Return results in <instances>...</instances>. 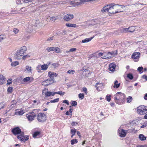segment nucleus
<instances>
[{
    "mask_svg": "<svg viewBox=\"0 0 147 147\" xmlns=\"http://www.w3.org/2000/svg\"><path fill=\"white\" fill-rule=\"evenodd\" d=\"M12 131L15 135H18V138L21 141L25 142L29 139L28 136H24V133L21 131L20 129L18 127H16L13 129Z\"/></svg>",
    "mask_w": 147,
    "mask_h": 147,
    "instance_id": "f257e3e1",
    "label": "nucleus"
},
{
    "mask_svg": "<svg viewBox=\"0 0 147 147\" xmlns=\"http://www.w3.org/2000/svg\"><path fill=\"white\" fill-rule=\"evenodd\" d=\"M27 50L26 46H23L18 49L15 54V57L17 60L21 59Z\"/></svg>",
    "mask_w": 147,
    "mask_h": 147,
    "instance_id": "f03ea898",
    "label": "nucleus"
},
{
    "mask_svg": "<svg viewBox=\"0 0 147 147\" xmlns=\"http://www.w3.org/2000/svg\"><path fill=\"white\" fill-rule=\"evenodd\" d=\"M117 54V51L111 52H105L103 53H100L98 54L99 56L104 59H109L112 57H114Z\"/></svg>",
    "mask_w": 147,
    "mask_h": 147,
    "instance_id": "7ed1b4c3",
    "label": "nucleus"
},
{
    "mask_svg": "<svg viewBox=\"0 0 147 147\" xmlns=\"http://www.w3.org/2000/svg\"><path fill=\"white\" fill-rule=\"evenodd\" d=\"M114 4H111L104 7L101 10L102 12L108 11L109 13L114 14L116 13L114 9L113 8Z\"/></svg>",
    "mask_w": 147,
    "mask_h": 147,
    "instance_id": "20e7f679",
    "label": "nucleus"
},
{
    "mask_svg": "<svg viewBox=\"0 0 147 147\" xmlns=\"http://www.w3.org/2000/svg\"><path fill=\"white\" fill-rule=\"evenodd\" d=\"M137 112L140 115H143L147 113V109L144 106H140L137 107Z\"/></svg>",
    "mask_w": 147,
    "mask_h": 147,
    "instance_id": "39448f33",
    "label": "nucleus"
},
{
    "mask_svg": "<svg viewBox=\"0 0 147 147\" xmlns=\"http://www.w3.org/2000/svg\"><path fill=\"white\" fill-rule=\"evenodd\" d=\"M46 115L43 113H40L37 116V119L39 122H43L46 120Z\"/></svg>",
    "mask_w": 147,
    "mask_h": 147,
    "instance_id": "423d86ee",
    "label": "nucleus"
},
{
    "mask_svg": "<svg viewBox=\"0 0 147 147\" xmlns=\"http://www.w3.org/2000/svg\"><path fill=\"white\" fill-rule=\"evenodd\" d=\"M26 116L29 121H32L34 119L36 114L34 112L30 113L26 115Z\"/></svg>",
    "mask_w": 147,
    "mask_h": 147,
    "instance_id": "0eeeda50",
    "label": "nucleus"
},
{
    "mask_svg": "<svg viewBox=\"0 0 147 147\" xmlns=\"http://www.w3.org/2000/svg\"><path fill=\"white\" fill-rule=\"evenodd\" d=\"M54 82V80L52 78L48 79L43 81L42 83V85L46 86H48Z\"/></svg>",
    "mask_w": 147,
    "mask_h": 147,
    "instance_id": "6e6552de",
    "label": "nucleus"
},
{
    "mask_svg": "<svg viewBox=\"0 0 147 147\" xmlns=\"http://www.w3.org/2000/svg\"><path fill=\"white\" fill-rule=\"evenodd\" d=\"M140 54L139 52H134L131 56L132 59H136L135 61H138L139 58L140 57Z\"/></svg>",
    "mask_w": 147,
    "mask_h": 147,
    "instance_id": "1a4fd4ad",
    "label": "nucleus"
},
{
    "mask_svg": "<svg viewBox=\"0 0 147 147\" xmlns=\"http://www.w3.org/2000/svg\"><path fill=\"white\" fill-rule=\"evenodd\" d=\"M118 132L119 134V136L122 137H125L127 133V131L124 130L121 128H119Z\"/></svg>",
    "mask_w": 147,
    "mask_h": 147,
    "instance_id": "9d476101",
    "label": "nucleus"
},
{
    "mask_svg": "<svg viewBox=\"0 0 147 147\" xmlns=\"http://www.w3.org/2000/svg\"><path fill=\"white\" fill-rule=\"evenodd\" d=\"M74 17L73 14H69L65 15L63 18L64 20L66 21H69L71 20Z\"/></svg>",
    "mask_w": 147,
    "mask_h": 147,
    "instance_id": "9b49d317",
    "label": "nucleus"
},
{
    "mask_svg": "<svg viewBox=\"0 0 147 147\" xmlns=\"http://www.w3.org/2000/svg\"><path fill=\"white\" fill-rule=\"evenodd\" d=\"M97 91H100L104 88V84L102 83L98 82L95 85Z\"/></svg>",
    "mask_w": 147,
    "mask_h": 147,
    "instance_id": "f8f14e48",
    "label": "nucleus"
},
{
    "mask_svg": "<svg viewBox=\"0 0 147 147\" xmlns=\"http://www.w3.org/2000/svg\"><path fill=\"white\" fill-rule=\"evenodd\" d=\"M113 8L114 9L115 11H116V13L118 12H120L122 11L121 9L122 8V6L119 5H114L113 6Z\"/></svg>",
    "mask_w": 147,
    "mask_h": 147,
    "instance_id": "ddd939ff",
    "label": "nucleus"
},
{
    "mask_svg": "<svg viewBox=\"0 0 147 147\" xmlns=\"http://www.w3.org/2000/svg\"><path fill=\"white\" fill-rule=\"evenodd\" d=\"M57 74L53 71H49L48 72V76L50 78H52L53 79L54 77H56Z\"/></svg>",
    "mask_w": 147,
    "mask_h": 147,
    "instance_id": "4468645a",
    "label": "nucleus"
},
{
    "mask_svg": "<svg viewBox=\"0 0 147 147\" xmlns=\"http://www.w3.org/2000/svg\"><path fill=\"white\" fill-rule=\"evenodd\" d=\"M6 82V79L3 75H0V84L2 85Z\"/></svg>",
    "mask_w": 147,
    "mask_h": 147,
    "instance_id": "2eb2a0df",
    "label": "nucleus"
},
{
    "mask_svg": "<svg viewBox=\"0 0 147 147\" xmlns=\"http://www.w3.org/2000/svg\"><path fill=\"white\" fill-rule=\"evenodd\" d=\"M116 65L115 64L111 63L109 65V69L110 71H113L115 69Z\"/></svg>",
    "mask_w": 147,
    "mask_h": 147,
    "instance_id": "dca6fc26",
    "label": "nucleus"
},
{
    "mask_svg": "<svg viewBox=\"0 0 147 147\" xmlns=\"http://www.w3.org/2000/svg\"><path fill=\"white\" fill-rule=\"evenodd\" d=\"M15 114L17 115H23L24 112L22 110H16L15 111Z\"/></svg>",
    "mask_w": 147,
    "mask_h": 147,
    "instance_id": "f3484780",
    "label": "nucleus"
},
{
    "mask_svg": "<svg viewBox=\"0 0 147 147\" xmlns=\"http://www.w3.org/2000/svg\"><path fill=\"white\" fill-rule=\"evenodd\" d=\"M65 25L67 27L76 28L77 27V25L75 24L66 23Z\"/></svg>",
    "mask_w": 147,
    "mask_h": 147,
    "instance_id": "a211bd4d",
    "label": "nucleus"
},
{
    "mask_svg": "<svg viewBox=\"0 0 147 147\" xmlns=\"http://www.w3.org/2000/svg\"><path fill=\"white\" fill-rule=\"evenodd\" d=\"M33 80V78L29 77L25 78L23 80L24 82H28L29 81H30V82H31Z\"/></svg>",
    "mask_w": 147,
    "mask_h": 147,
    "instance_id": "6ab92c4d",
    "label": "nucleus"
},
{
    "mask_svg": "<svg viewBox=\"0 0 147 147\" xmlns=\"http://www.w3.org/2000/svg\"><path fill=\"white\" fill-rule=\"evenodd\" d=\"M48 67V66L47 64H45L41 65V69L43 70H46L47 69Z\"/></svg>",
    "mask_w": 147,
    "mask_h": 147,
    "instance_id": "aec40b11",
    "label": "nucleus"
},
{
    "mask_svg": "<svg viewBox=\"0 0 147 147\" xmlns=\"http://www.w3.org/2000/svg\"><path fill=\"white\" fill-rule=\"evenodd\" d=\"M26 68L27 71H28V73H32V67L31 66L29 65H27L26 66Z\"/></svg>",
    "mask_w": 147,
    "mask_h": 147,
    "instance_id": "412c9836",
    "label": "nucleus"
},
{
    "mask_svg": "<svg viewBox=\"0 0 147 147\" xmlns=\"http://www.w3.org/2000/svg\"><path fill=\"white\" fill-rule=\"evenodd\" d=\"M139 138L141 141H144L146 140V137L143 134H141L139 135Z\"/></svg>",
    "mask_w": 147,
    "mask_h": 147,
    "instance_id": "4be33fe9",
    "label": "nucleus"
},
{
    "mask_svg": "<svg viewBox=\"0 0 147 147\" xmlns=\"http://www.w3.org/2000/svg\"><path fill=\"white\" fill-rule=\"evenodd\" d=\"M54 51L57 53H60L61 52L60 48L57 47H54Z\"/></svg>",
    "mask_w": 147,
    "mask_h": 147,
    "instance_id": "5701e85b",
    "label": "nucleus"
},
{
    "mask_svg": "<svg viewBox=\"0 0 147 147\" xmlns=\"http://www.w3.org/2000/svg\"><path fill=\"white\" fill-rule=\"evenodd\" d=\"M128 28V32H132L135 30V28L134 27H130Z\"/></svg>",
    "mask_w": 147,
    "mask_h": 147,
    "instance_id": "b1692460",
    "label": "nucleus"
},
{
    "mask_svg": "<svg viewBox=\"0 0 147 147\" xmlns=\"http://www.w3.org/2000/svg\"><path fill=\"white\" fill-rule=\"evenodd\" d=\"M93 38V37H91L89 38H86L84 40H83L82 41V43L87 42L91 40Z\"/></svg>",
    "mask_w": 147,
    "mask_h": 147,
    "instance_id": "393cba45",
    "label": "nucleus"
},
{
    "mask_svg": "<svg viewBox=\"0 0 147 147\" xmlns=\"http://www.w3.org/2000/svg\"><path fill=\"white\" fill-rule=\"evenodd\" d=\"M90 71L88 69H85L83 71V74L86 76H88L90 74Z\"/></svg>",
    "mask_w": 147,
    "mask_h": 147,
    "instance_id": "a878e982",
    "label": "nucleus"
},
{
    "mask_svg": "<svg viewBox=\"0 0 147 147\" xmlns=\"http://www.w3.org/2000/svg\"><path fill=\"white\" fill-rule=\"evenodd\" d=\"M120 84L118 83L117 81H116L114 82L113 87L115 88H117L119 86Z\"/></svg>",
    "mask_w": 147,
    "mask_h": 147,
    "instance_id": "bb28decb",
    "label": "nucleus"
},
{
    "mask_svg": "<svg viewBox=\"0 0 147 147\" xmlns=\"http://www.w3.org/2000/svg\"><path fill=\"white\" fill-rule=\"evenodd\" d=\"M19 64V63L18 61H15L12 62L11 65L12 67H15Z\"/></svg>",
    "mask_w": 147,
    "mask_h": 147,
    "instance_id": "cd10ccee",
    "label": "nucleus"
},
{
    "mask_svg": "<svg viewBox=\"0 0 147 147\" xmlns=\"http://www.w3.org/2000/svg\"><path fill=\"white\" fill-rule=\"evenodd\" d=\"M54 47H49L46 49V51L48 52H50L52 51H54Z\"/></svg>",
    "mask_w": 147,
    "mask_h": 147,
    "instance_id": "c85d7f7f",
    "label": "nucleus"
},
{
    "mask_svg": "<svg viewBox=\"0 0 147 147\" xmlns=\"http://www.w3.org/2000/svg\"><path fill=\"white\" fill-rule=\"evenodd\" d=\"M121 31L122 33H126L128 32V28H122L121 29Z\"/></svg>",
    "mask_w": 147,
    "mask_h": 147,
    "instance_id": "c756f323",
    "label": "nucleus"
},
{
    "mask_svg": "<svg viewBox=\"0 0 147 147\" xmlns=\"http://www.w3.org/2000/svg\"><path fill=\"white\" fill-rule=\"evenodd\" d=\"M71 105L72 106L76 107L77 106V102L76 101L72 100L71 101Z\"/></svg>",
    "mask_w": 147,
    "mask_h": 147,
    "instance_id": "7c9ffc66",
    "label": "nucleus"
},
{
    "mask_svg": "<svg viewBox=\"0 0 147 147\" xmlns=\"http://www.w3.org/2000/svg\"><path fill=\"white\" fill-rule=\"evenodd\" d=\"M76 132V129H71V132L72 134V135L71 136V138H73V136L75 135Z\"/></svg>",
    "mask_w": 147,
    "mask_h": 147,
    "instance_id": "2f4dec72",
    "label": "nucleus"
},
{
    "mask_svg": "<svg viewBox=\"0 0 147 147\" xmlns=\"http://www.w3.org/2000/svg\"><path fill=\"white\" fill-rule=\"evenodd\" d=\"M78 142V140L77 139H73L71 140V145H73Z\"/></svg>",
    "mask_w": 147,
    "mask_h": 147,
    "instance_id": "473e14b6",
    "label": "nucleus"
},
{
    "mask_svg": "<svg viewBox=\"0 0 147 147\" xmlns=\"http://www.w3.org/2000/svg\"><path fill=\"white\" fill-rule=\"evenodd\" d=\"M75 72V70H69L67 72V73L71 74H73Z\"/></svg>",
    "mask_w": 147,
    "mask_h": 147,
    "instance_id": "72a5a7b5",
    "label": "nucleus"
},
{
    "mask_svg": "<svg viewBox=\"0 0 147 147\" xmlns=\"http://www.w3.org/2000/svg\"><path fill=\"white\" fill-rule=\"evenodd\" d=\"M52 92H46L45 94V95L46 96H49L51 95H52L53 96L54 95L55 93L54 92L53 93V94L52 93Z\"/></svg>",
    "mask_w": 147,
    "mask_h": 147,
    "instance_id": "f704fd0d",
    "label": "nucleus"
},
{
    "mask_svg": "<svg viewBox=\"0 0 147 147\" xmlns=\"http://www.w3.org/2000/svg\"><path fill=\"white\" fill-rule=\"evenodd\" d=\"M6 38V36L5 35H0V42Z\"/></svg>",
    "mask_w": 147,
    "mask_h": 147,
    "instance_id": "c9c22d12",
    "label": "nucleus"
},
{
    "mask_svg": "<svg viewBox=\"0 0 147 147\" xmlns=\"http://www.w3.org/2000/svg\"><path fill=\"white\" fill-rule=\"evenodd\" d=\"M78 96L79 98L82 100L84 98V95L83 93H81L79 94Z\"/></svg>",
    "mask_w": 147,
    "mask_h": 147,
    "instance_id": "e433bc0d",
    "label": "nucleus"
},
{
    "mask_svg": "<svg viewBox=\"0 0 147 147\" xmlns=\"http://www.w3.org/2000/svg\"><path fill=\"white\" fill-rule=\"evenodd\" d=\"M127 77L130 80H132L133 78V76L131 74H127Z\"/></svg>",
    "mask_w": 147,
    "mask_h": 147,
    "instance_id": "4c0bfd02",
    "label": "nucleus"
},
{
    "mask_svg": "<svg viewBox=\"0 0 147 147\" xmlns=\"http://www.w3.org/2000/svg\"><path fill=\"white\" fill-rule=\"evenodd\" d=\"M36 69L38 72H40L41 69V65H38L36 67Z\"/></svg>",
    "mask_w": 147,
    "mask_h": 147,
    "instance_id": "58836bf2",
    "label": "nucleus"
},
{
    "mask_svg": "<svg viewBox=\"0 0 147 147\" xmlns=\"http://www.w3.org/2000/svg\"><path fill=\"white\" fill-rule=\"evenodd\" d=\"M59 100V98H57L56 99H54L53 100H51L50 101V102L51 103H53V102L54 103V102H57Z\"/></svg>",
    "mask_w": 147,
    "mask_h": 147,
    "instance_id": "ea45409f",
    "label": "nucleus"
},
{
    "mask_svg": "<svg viewBox=\"0 0 147 147\" xmlns=\"http://www.w3.org/2000/svg\"><path fill=\"white\" fill-rule=\"evenodd\" d=\"M30 57V56L29 55H24L23 56V57L22 58L23 59L25 60L26 58H29Z\"/></svg>",
    "mask_w": 147,
    "mask_h": 147,
    "instance_id": "a19ab883",
    "label": "nucleus"
},
{
    "mask_svg": "<svg viewBox=\"0 0 147 147\" xmlns=\"http://www.w3.org/2000/svg\"><path fill=\"white\" fill-rule=\"evenodd\" d=\"M143 69V67H139L138 69V70L139 71L140 73H142L143 72L142 70Z\"/></svg>",
    "mask_w": 147,
    "mask_h": 147,
    "instance_id": "79ce46f5",
    "label": "nucleus"
},
{
    "mask_svg": "<svg viewBox=\"0 0 147 147\" xmlns=\"http://www.w3.org/2000/svg\"><path fill=\"white\" fill-rule=\"evenodd\" d=\"M40 132L38 131H36L33 134V136L34 138H35L39 134Z\"/></svg>",
    "mask_w": 147,
    "mask_h": 147,
    "instance_id": "37998d69",
    "label": "nucleus"
},
{
    "mask_svg": "<svg viewBox=\"0 0 147 147\" xmlns=\"http://www.w3.org/2000/svg\"><path fill=\"white\" fill-rule=\"evenodd\" d=\"M131 97L129 96L127 98V102H130L131 101Z\"/></svg>",
    "mask_w": 147,
    "mask_h": 147,
    "instance_id": "c03bdc74",
    "label": "nucleus"
},
{
    "mask_svg": "<svg viewBox=\"0 0 147 147\" xmlns=\"http://www.w3.org/2000/svg\"><path fill=\"white\" fill-rule=\"evenodd\" d=\"M53 67L55 68L59 66V64L57 63H54L52 64Z\"/></svg>",
    "mask_w": 147,
    "mask_h": 147,
    "instance_id": "a18cd8bd",
    "label": "nucleus"
},
{
    "mask_svg": "<svg viewBox=\"0 0 147 147\" xmlns=\"http://www.w3.org/2000/svg\"><path fill=\"white\" fill-rule=\"evenodd\" d=\"M12 82V79H8L7 81V84L9 85Z\"/></svg>",
    "mask_w": 147,
    "mask_h": 147,
    "instance_id": "49530a36",
    "label": "nucleus"
},
{
    "mask_svg": "<svg viewBox=\"0 0 147 147\" xmlns=\"http://www.w3.org/2000/svg\"><path fill=\"white\" fill-rule=\"evenodd\" d=\"M13 91V88L12 87H9L7 89L8 92H11Z\"/></svg>",
    "mask_w": 147,
    "mask_h": 147,
    "instance_id": "de8ad7c7",
    "label": "nucleus"
},
{
    "mask_svg": "<svg viewBox=\"0 0 147 147\" xmlns=\"http://www.w3.org/2000/svg\"><path fill=\"white\" fill-rule=\"evenodd\" d=\"M19 31V30L17 28H15L13 29V32L15 34L17 33Z\"/></svg>",
    "mask_w": 147,
    "mask_h": 147,
    "instance_id": "09e8293b",
    "label": "nucleus"
},
{
    "mask_svg": "<svg viewBox=\"0 0 147 147\" xmlns=\"http://www.w3.org/2000/svg\"><path fill=\"white\" fill-rule=\"evenodd\" d=\"M77 50L76 48H72L69 49V51L70 52H73Z\"/></svg>",
    "mask_w": 147,
    "mask_h": 147,
    "instance_id": "8fccbe9b",
    "label": "nucleus"
},
{
    "mask_svg": "<svg viewBox=\"0 0 147 147\" xmlns=\"http://www.w3.org/2000/svg\"><path fill=\"white\" fill-rule=\"evenodd\" d=\"M57 19V18L55 16H52L50 18V20L51 21H54L56 20Z\"/></svg>",
    "mask_w": 147,
    "mask_h": 147,
    "instance_id": "3c124183",
    "label": "nucleus"
},
{
    "mask_svg": "<svg viewBox=\"0 0 147 147\" xmlns=\"http://www.w3.org/2000/svg\"><path fill=\"white\" fill-rule=\"evenodd\" d=\"M106 97H107V100L109 102L111 100V96L107 95L106 96Z\"/></svg>",
    "mask_w": 147,
    "mask_h": 147,
    "instance_id": "603ef678",
    "label": "nucleus"
},
{
    "mask_svg": "<svg viewBox=\"0 0 147 147\" xmlns=\"http://www.w3.org/2000/svg\"><path fill=\"white\" fill-rule=\"evenodd\" d=\"M142 78L145 80V81L146 82L147 80V76L144 75L142 76Z\"/></svg>",
    "mask_w": 147,
    "mask_h": 147,
    "instance_id": "864d4df0",
    "label": "nucleus"
},
{
    "mask_svg": "<svg viewBox=\"0 0 147 147\" xmlns=\"http://www.w3.org/2000/svg\"><path fill=\"white\" fill-rule=\"evenodd\" d=\"M4 106V104L3 103H0V109L3 108Z\"/></svg>",
    "mask_w": 147,
    "mask_h": 147,
    "instance_id": "5fc2aeb1",
    "label": "nucleus"
},
{
    "mask_svg": "<svg viewBox=\"0 0 147 147\" xmlns=\"http://www.w3.org/2000/svg\"><path fill=\"white\" fill-rule=\"evenodd\" d=\"M78 124V123L77 122H73L71 124V125L73 126H76L77 125V124Z\"/></svg>",
    "mask_w": 147,
    "mask_h": 147,
    "instance_id": "6e6d98bb",
    "label": "nucleus"
},
{
    "mask_svg": "<svg viewBox=\"0 0 147 147\" xmlns=\"http://www.w3.org/2000/svg\"><path fill=\"white\" fill-rule=\"evenodd\" d=\"M63 103H66L67 105H69V102L67 100H63Z\"/></svg>",
    "mask_w": 147,
    "mask_h": 147,
    "instance_id": "4d7b16f0",
    "label": "nucleus"
},
{
    "mask_svg": "<svg viewBox=\"0 0 147 147\" xmlns=\"http://www.w3.org/2000/svg\"><path fill=\"white\" fill-rule=\"evenodd\" d=\"M23 1L26 3H27L28 2H31L32 0H23Z\"/></svg>",
    "mask_w": 147,
    "mask_h": 147,
    "instance_id": "13d9d810",
    "label": "nucleus"
},
{
    "mask_svg": "<svg viewBox=\"0 0 147 147\" xmlns=\"http://www.w3.org/2000/svg\"><path fill=\"white\" fill-rule=\"evenodd\" d=\"M49 92L48 91V89L47 88H45L44 89L42 90V92Z\"/></svg>",
    "mask_w": 147,
    "mask_h": 147,
    "instance_id": "bf43d9fd",
    "label": "nucleus"
},
{
    "mask_svg": "<svg viewBox=\"0 0 147 147\" xmlns=\"http://www.w3.org/2000/svg\"><path fill=\"white\" fill-rule=\"evenodd\" d=\"M77 134L79 136V137L80 138H81V136L80 135V132L78 131L77 132Z\"/></svg>",
    "mask_w": 147,
    "mask_h": 147,
    "instance_id": "052dcab7",
    "label": "nucleus"
},
{
    "mask_svg": "<svg viewBox=\"0 0 147 147\" xmlns=\"http://www.w3.org/2000/svg\"><path fill=\"white\" fill-rule=\"evenodd\" d=\"M144 98L145 100H147V93L145 94L144 96Z\"/></svg>",
    "mask_w": 147,
    "mask_h": 147,
    "instance_id": "680f3d73",
    "label": "nucleus"
},
{
    "mask_svg": "<svg viewBox=\"0 0 147 147\" xmlns=\"http://www.w3.org/2000/svg\"><path fill=\"white\" fill-rule=\"evenodd\" d=\"M57 94H59L61 95H63L64 94V92H56Z\"/></svg>",
    "mask_w": 147,
    "mask_h": 147,
    "instance_id": "e2e57ef3",
    "label": "nucleus"
},
{
    "mask_svg": "<svg viewBox=\"0 0 147 147\" xmlns=\"http://www.w3.org/2000/svg\"><path fill=\"white\" fill-rule=\"evenodd\" d=\"M83 91L85 92H87V89L86 88L84 87L83 89Z\"/></svg>",
    "mask_w": 147,
    "mask_h": 147,
    "instance_id": "0e129e2a",
    "label": "nucleus"
},
{
    "mask_svg": "<svg viewBox=\"0 0 147 147\" xmlns=\"http://www.w3.org/2000/svg\"><path fill=\"white\" fill-rule=\"evenodd\" d=\"M69 3L70 4L73 5L74 3V2L73 1H70L69 2Z\"/></svg>",
    "mask_w": 147,
    "mask_h": 147,
    "instance_id": "69168bd1",
    "label": "nucleus"
},
{
    "mask_svg": "<svg viewBox=\"0 0 147 147\" xmlns=\"http://www.w3.org/2000/svg\"><path fill=\"white\" fill-rule=\"evenodd\" d=\"M69 112V113H71H71H72L71 109H70Z\"/></svg>",
    "mask_w": 147,
    "mask_h": 147,
    "instance_id": "338daca9",
    "label": "nucleus"
},
{
    "mask_svg": "<svg viewBox=\"0 0 147 147\" xmlns=\"http://www.w3.org/2000/svg\"><path fill=\"white\" fill-rule=\"evenodd\" d=\"M110 105L111 106H113L114 105V104L113 103H110Z\"/></svg>",
    "mask_w": 147,
    "mask_h": 147,
    "instance_id": "774afa93",
    "label": "nucleus"
}]
</instances>
